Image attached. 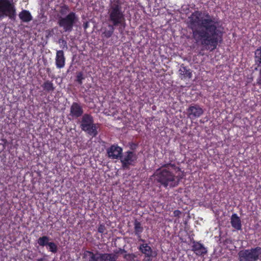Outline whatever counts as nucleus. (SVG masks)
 Instances as JSON below:
<instances>
[{
    "label": "nucleus",
    "instance_id": "nucleus-18",
    "mask_svg": "<svg viewBox=\"0 0 261 261\" xmlns=\"http://www.w3.org/2000/svg\"><path fill=\"white\" fill-rule=\"evenodd\" d=\"M18 16L22 22L28 23L33 19V17L30 12L27 10H23L19 12Z\"/></svg>",
    "mask_w": 261,
    "mask_h": 261
},
{
    "label": "nucleus",
    "instance_id": "nucleus-17",
    "mask_svg": "<svg viewBox=\"0 0 261 261\" xmlns=\"http://www.w3.org/2000/svg\"><path fill=\"white\" fill-rule=\"evenodd\" d=\"M139 250L145 256H149L151 254L157 253L155 251H153L150 246L147 243H143L141 244L139 247Z\"/></svg>",
    "mask_w": 261,
    "mask_h": 261
},
{
    "label": "nucleus",
    "instance_id": "nucleus-1",
    "mask_svg": "<svg viewBox=\"0 0 261 261\" xmlns=\"http://www.w3.org/2000/svg\"><path fill=\"white\" fill-rule=\"evenodd\" d=\"M189 19L188 27L192 30L195 42L205 50H215L223 34L218 19L207 12L199 11L192 13Z\"/></svg>",
    "mask_w": 261,
    "mask_h": 261
},
{
    "label": "nucleus",
    "instance_id": "nucleus-22",
    "mask_svg": "<svg viewBox=\"0 0 261 261\" xmlns=\"http://www.w3.org/2000/svg\"><path fill=\"white\" fill-rule=\"evenodd\" d=\"M175 161V158L174 152L170 151L168 154L165 155L164 163L163 164L175 165V163H172Z\"/></svg>",
    "mask_w": 261,
    "mask_h": 261
},
{
    "label": "nucleus",
    "instance_id": "nucleus-4",
    "mask_svg": "<svg viewBox=\"0 0 261 261\" xmlns=\"http://www.w3.org/2000/svg\"><path fill=\"white\" fill-rule=\"evenodd\" d=\"M5 17L15 20L16 9L13 0H0V19Z\"/></svg>",
    "mask_w": 261,
    "mask_h": 261
},
{
    "label": "nucleus",
    "instance_id": "nucleus-31",
    "mask_svg": "<svg viewBox=\"0 0 261 261\" xmlns=\"http://www.w3.org/2000/svg\"><path fill=\"white\" fill-rule=\"evenodd\" d=\"M180 214H181L180 211H179L178 210H175L173 212V215L175 217H179V215H180Z\"/></svg>",
    "mask_w": 261,
    "mask_h": 261
},
{
    "label": "nucleus",
    "instance_id": "nucleus-6",
    "mask_svg": "<svg viewBox=\"0 0 261 261\" xmlns=\"http://www.w3.org/2000/svg\"><path fill=\"white\" fill-rule=\"evenodd\" d=\"M261 256V247L243 249L238 253L239 261H257Z\"/></svg>",
    "mask_w": 261,
    "mask_h": 261
},
{
    "label": "nucleus",
    "instance_id": "nucleus-15",
    "mask_svg": "<svg viewBox=\"0 0 261 261\" xmlns=\"http://www.w3.org/2000/svg\"><path fill=\"white\" fill-rule=\"evenodd\" d=\"M125 251L124 249H119L114 251L113 253H103L105 261H116L119 254H123Z\"/></svg>",
    "mask_w": 261,
    "mask_h": 261
},
{
    "label": "nucleus",
    "instance_id": "nucleus-30",
    "mask_svg": "<svg viewBox=\"0 0 261 261\" xmlns=\"http://www.w3.org/2000/svg\"><path fill=\"white\" fill-rule=\"evenodd\" d=\"M105 230V226L103 225H100L98 228V231L100 233H104Z\"/></svg>",
    "mask_w": 261,
    "mask_h": 261
},
{
    "label": "nucleus",
    "instance_id": "nucleus-26",
    "mask_svg": "<svg viewBox=\"0 0 261 261\" xmlns=\"http://www.w3.org/2000/svg\"><path fill=\"white\" fill-rule=\"evenodd\" d=\"M135 233L138 236H140V233L143 231V228L141 226V225L139 222H135Z\"/></svg>",
    "mask_w": 261,
    "mask_h": 261
},
{
    "label": "nucleus",
    "instance_id": "nucleus-13",
    "mask_svg": "<svg viewBox=\"0 0 261 261\" xmlns=\"http://www.w3.org/2000/svg\"><path fill=\"white\" fill-rule=\"evenodd\" d=\"M77 20L78 18L73 12H71L66 15V31H71L74 23Z\"/></svg>",
    "mask_w": 261,
    "mask_h": 261
},
{
    "label": "nucleus",
    "instance_id": "nucleus-29",
    "mask_svg": "<svg viewBox=\"0 0 261 261\" xmlns=\"http://www.w3.org/2000/svg\"><path fill=\"white\" fill-rule=\"evenodd\" d=\"M156 255L157 253L151 254L149 256H145V257L143 259V261H152V258L156 257Z\"/></svg>",
    "mask_w": 261,
    "mask_h": 261
},
{
    "label": "nucleus",
    "instance_id": "nucleus-24",
    "mask_svg": "<svg viewBox=\"0 0 261 261\" xmlns=\"http://www.w3.org/2000/svg\"><path fill=\"white\" fill-rule=\"evenodd\" d=\"M42 86L44 90L48 92L53 91L55 89L53 83L49 81H45Z\"/></svg>",
    "mask_w": 261,
    "mask_h": 261
},
{
    "label": "nucleus",
    "instance_id": "nucleus-32",
    "mask_svg": "<svg viewBox=\"0 0 261 261\" xmlns=\"http://www.w3.org/2000/svg\"><path fill=\"white\" fill-rule=\"evenodd\" d=\"M36 261H46V259L44 257H41V258L37 259Z\"/></svg>",
    "mask_w": 261,
    "mask_h": 261
},
{
    "label": "nucleus",
    "instance_id": "nucleus-3",
    "mask_svg": "<svg viewBox=\"0 0 261 261\" xmlns=\"http://www.w3.org/2000/svg\"><path fill=\"white\" fill-rule=\"evenodd\" d=\"M121 0H111L108 10V19L110 23L118 27L121 33L126 27L124 10Z\"/></svg>",
    "mask_w": 261,
    "mask_h": 261
},
{
    "label": "nucleus",
    "instance_id": "nucleus-25",
    "mask_svg": "<svg viewBox=\"0 0 261 261\" xmlns=\"http://www.w3.org/2000/svg\"><path fill=\"white\" fill-rule=\"evenodd\" d=\"M85 79L83 73L81 71L76 72V79L75 81L78 83L79 85H82L83 84V80Z\"/></svg>",
    "mask_w": 261,
    "mask_h": 261
},
{
    "label": "nucleus",
    "instance_id": "nucleus-21",
    "mask_svg": "<svg viewBox=\"0 0 261 261\" xmlns=\"http://www.w3.org/2000/svg\"><path fill=\"white\" fill-rule=\"evenodd\" d=\"M115 25L112 24H110L108 25L109 29H105L102 33V37L106 38H109L111 37L114 33Z\"/></svg>",
    "mask_w": 261,
    "mask_h": 261
},
{
    "label": "nucleus",
    "instance_id": "nucleus-12",
    "mask_svg": "<svg viewBox=\"0 0 261 261\" xmlns=\"http://www.w3.org/2000/svg\"><path fill=\"white\" fill-rule=\"evenodd\" d=\"M179 77L181 80L190 79L192 77V71L182 64L179 69Z\"/></svg>",
    "mask_w": 261,
    "mask_h": 261
},
{
    "label": "nucleus",
    "instance_id": "nucleus-5",
    "mask_svg": "<svg viewBox=\"0 0 261 261\" xmlns=\"http://www.w3.org/2000/svg\"><path fill=\"white\" fill-rule=\"evenodd\" d=\"M97 124L94 123L93 117L89 114L83 115L81 121V129L92 137L98 135Z\"/></svg>",
    "mask_w": 261,
    "mask_h": 261
},
{
    "label": "nucleus",
    "instance_id": "nucleus-11",
    "mask_svg": "<svg viewBox=\"0 0 261 261\" xmlns=\"http://www.w3.org/2000/svg\"><path fill=\"white\" fill-rule=\"evenodd\" d=\"M84 255L88 257V261H105L103 253L98 252L93 253L87 251Z\"/></svg>",
    "mask_w": 261,
    "mask_h": 261
},
{
    "label": "nucleus",
    "instance_id": "nucleus-20",
    "mask_svg": "<svg viewBox=\"0 0 261 261\" xmlns=\"http://www.w3.org/2000/svg\"><path fill=\"white\" fill-rule=\"evenodd\" d=\"M56 66L58 68L63 67L65 64V58L64 57V52L62 50H59L57 52L56 58Z\"/></svg>",
    "mask_w": 261,
    "mask_h": 261
},
{
    "label": "nucleus",
    "instance_id": "nucleus-10",
    "mask_svg": "<svg viewBox=\"0 0 261 261\" xmlns=\"http://www.w3.org/2000/svg\"><path fill=\"white\" fill-rule=\"evenodd\" d=\"M254 60L259 70V77L257 80L256 84L261 86V47L257 48L254 51Z\"/></svg>",
    "mask_w": 261,
    "mask_h": 261
},
{
    "label": "nucleus",
    "instance_id": "nucleus-27",
    "mask_svg": "<svg viewBox=\"0 0 261 261\" xmlns=\"http://www.w3.org/2000/svg\"><path fill=\"white\" fill-rule=\"evenodd\" d=\"M47 248L49 251L53 253H56L57 251V246L54 242H49L47 246Z\"/></svg>",
    "mask_w": 261,
    "mask_h": 261
},
{
    "label": "nucleus",
    "instance_id": "nucleus-9",
    "mask_svg": "<svg viewBox=\"0 0 261 261\" xmlns=\"http://www.w3.org/2000/svg\"><path fill=\"white\" fill-rule=\"evenodd\" d=\"M108 156L112 159H118L121 157L122 148L118 145H112L107 150Z\"/></svg>",
    "mask_w": 261,
    "mask_h": 261
},
{
    "label": "nucleus",
    "instance_id": "nucleus-23",
    "mask_svg": "<svg viewBox=\"0 0 261 261\" xmlns=\"http://www.w3.org/2000/svg\"><path fill=\"white\" fill-rule=\"evenodd\" d=\"M49 240L50 239L48 236H43L38 239L37 243L40 246H47Z\"/></svg>",
    "mask_w": 261,
    "mask_h": 261
},
{
    "label": "nucleus",
    "instance_id": "nucleus-2",
    "mask_svg": "<svg viewBox=\"0 0 261 261\" xmlns=\"http://www.w3.org/2000/svg\"><path fill=\"white\" fill-rule=\"evenodd\" d=\"M154 176L156 181L164 187H175L182 178V174L176 165L162 164L156 170Z\"/></svg>",
    "mask_w": 261,
    "mask_h": 261
},
{
    "label": "nucleus",
    "instance_id": "nucleus-16",
    "mask_svg": "<svg viewBox=\"0 0 261 261\" xmlns=\"http://www.w3.org/2000/svg\"><path fill=\"white\" fill-rule=\"evenodd\" d=\"M70 113L72 116L79 117L83 113V108L79 103L73 102L70 108Z\"/></svg>",
    "mask_w": 261,
    "mask_h": 261
},
{
    "label": "nucleus",
    "instance_id": "nucleus-7",
    "mask_svg": "<svg viewBox=\"0 0 261 261\" xmlns=\"http://www.w3.org/2000/svg\"><path fill=\"white\" fill-rule=\"evenodd\" d=\"M137 159V155L132 151H127L125 152L124 155H121L120 161L122 164V167L124 169L129 168L130 165H133Z\"/></svg>",
    "mask_w": 261,
    "mask_h": 261
},
{
    "label": "nucleus",
    "instance_id": "nucleus-33",
    "mask_svg": "<svg viewBox=\"0 0 261 261\" xmlns=\"http://www.w3.org/2000/svg\"><path fill=\"white\" fill-rule=\"evenodd\" d=\"M87 23H86L85 24V26H84V28H85V29H86V28H87Z\"/></svg>",
    "mask_w": 261,
    "mask_h": 261
},
{
    "label": "nucleus",
    "instance_id": "nucleus-34",
    "mask_svg": "<svg viewBox=\"0 0 261 261\" xmlns=\"http://www.w3.org/2000/svg\"><path fill=\"white\" fill-rule=\"evenodd\" d=\"M140 241L142 242H145V240H142V239H141Z\"/></svg>",
    "mask_w": 261,
    "mask_h": 261
},
{
    "label": "nucleus",
    "instance_id": "nucleus-8",
    "mask_svg": "<svg viewBox=\"0 0 261 261\" xmlns=\"http://www.w3.org/2000/svg\"><path fill=\"white\" fill-rule=\"evenodd\" d=\"M187 111L188 117L191 119L198 118L203 113V109L197 104L190 106Z\"/></svg>",
    "mask_w": 261,
    "mask_h": 261
},
{
    "label": "nucleus",
    "instance_id": "nucleus-14",
    "mask_svg": "<svg viewBox=\"0 0 261 261\" xmlns=\"http://www.w3.org/2000/svg\"><path fill=\"white\" fill-rule=\"evenodd\" d=\"M192 251H193L196 255L199 256L204 255L207 252L206 248L203 245L195 242H193Z\"/></svg>",
    "mask_w": 261,
    "mask_h": 261
},
{
    "label": "nucleus",
    "instance_id": "nucleus-19",
    "mask_svg": "<svg viewBox=\"0 0 261 261\" xmlns=\"http://www.w3.org/2000/svg\"><path fill=\"white\" fill-rule=\"evenodd\" d=\"M231 224L232 227L237 230H241L242 224L240 218L236 214H233L231 217Z\"/></svg>",
    "mask_w": 261,
    "mask_h": 261
},
{
    "label": "nucleus",
    "instance_id": "nucleus-28",
    "mask_svg": "<svg viewBox=\"0 0 261 261\" xmlns=\"http://www.w3.org/2000/svg\"><path fill=\"white\" fill-rule=\"evenodd\" d=\"M59 25L63 28V30L65 31V17L61 18L58 21Z\"/></svg>",
    "mask_w": 261,
    "mask_h": 261
}]
</instances>
